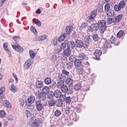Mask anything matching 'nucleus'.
Returning a JSON list of instances; mask_svg holds the SVG:
<instances>
[{
    "instance_id": "26",
    "label": "nucleus",
    "mask_w": 127,
    "mask_h": 127,
    "mask_svg": "<svg viewBox=\"0 0 127 127\" xmlns=\"http://www.w3.org/2000/svg\"><path fill=\"white\" fill-rule=\"evenodd\" d=\"M71 52V49L68 48L64 50L63 52L64 55L67 56H68L70 55Z\"/></svg>"
},
{
    "instance_id": "21",
    "label": "nucleus",
    "mask_w": 127,
    "mask_h": 127,
    "mask_svg": "<svg viewBox=\"0 0 127 127\" xmlns=\"http://www.w3.org/2000/svg\"><path fill=\"white\" fill-rule=\"evenodd\" d=\"M47 94V98L49 99H53L54 96V92L52 91H49Z\"/></svg>"
},
{
    "instance_id": "48",
    "label": "nucleus",
    "mask_w": 127,
    "mask_h": 127,
    "mask_svg": "<svg viewBox=\"0 0 127 127\" xmlns=\"http://www.w3.org/2000/svg\"><path fill=\"white\" fill-rule=\"evenodd\" d=\"M125 1L124 0H123L119 3V5L121 8H122L124 7L125 5Z\"/></svg>"
},
{
    "instance_id": "40",
    "label": "nucleus",
    "mask_w": 127,
    "mask_h": 127,
    "mask_svg": "<svg viewBox=\"0 0 127 127\" xmlns=\"http://www.w3.org/2000/svg\"><path fill=\"white\" fill-rule=\"evenodd\" d=\"M10 89L12 92H16V88L14 86L13 84H12L10 86Z\"/></svg>"
},
{
    "instance_id": "1",
    "label": "nucleus",
    "mask_w": 127,
    "mask_h": 127,
    "mask_svg": "<svg viewBox=\"0 0 127 127\" xmlns=\"http://www.w3.org/2000/svg\"><path fill=\"white\" fill-rule=\"evenodd\" d=\"M115 40V38L113 36H111L110 39L104 41V43L102 48L103 54H105L106 53L107 49L108 47L109 48L111 47V46L110 45H110L111 43H114Z\"/></svg>"
},
{
    "instance_id": "12",
    "label": "nucleus",
    "mask_w": 127,
    "mask_h": 127,
    "mask_svg": "<svg viewBox=\"0 0 127 127\" xmlns=\"http://www.w3.org/2000/svg\"><path fill=\"white\" fill-rule=\"evenodd\" d=\"M67 45L68 48L69 49H73L75 46V44L74 42L73 41H69L67 43Z\"/></svg>"
},
{
    "instance_id": "62",
    "label": "nucleus",
    "mask_w": 127,
    "mask_h": 127,
    "mask_svg": "<svg viewBox=\"0 0 127 127\" xmlns=\"http://www.w3.org/2000/svg\"><path fill=\"white\" fill-rule=\"evenodd\" d=\"M5 89L4 87H2L0 88V95L2 94L4 91Z\"/></svg>"
},
{
    "instance_id": "46",
    "label": "nucleus",
    "mask_w": 127,
    "mask_h": 127,
    "mask_svg": "<svg viewBox=\"0 0 127 127\" xmlns=\"http://www.w3.org/2000/svg\"><path fill=\"white\" fill-rule=\"evenodd\" d=\"M39 126L38 124L36 122H33L31 124L32 127H38Z\"/></svg>"
},
{
    "instance_id": "20",
    "label": "nucleus",
    "mask_w": 127,
    "mask_h": 127,
    "mask_svg": "<svg viewBox=\"0 0 127 127\" xmlns=\"http://www.w3.org/2000/svg\"><path fill=\"white\" fill-rule=\"evenodd\" d=\"M49 91V87L47 86L44 87L42 88V92L45 95H47Z\"/></svg>"
},
{
    "instance_id": "13",
    "label": "nucleus",
    "mask_w": 127,
    "mask_h": 127,
    "mask_svg": "<svg viewBox=\"0 0 127 127\" xmlns=\"http://www.w3.org/2000/svg\"><path fill=\"white\" fill-rule=\"evenodd\" d=\"M79 58L80 60H87L88 59L84 53H80L79 54Z\"/></svg>"
},
{
    "instance_id": "44",
    "label": "nucleus",
    "mask_w": 127,
    "mask_h": 127,
    "mask_svg": "<svg viewBox=\"0 0 127 127\" xmlns=\"http://www.w3.org/2000/svg\"><path fill=\"white\" fill-rule=\"evenodd\" d=\"M5 106L8 108L11 107V105L10 102L7 100H5L4 101Z\"/></svg>"
},
{
    "instance_id": "5",
    "label": "nucleus",
    "mask_w": 127,
    "mask_h": 127,
    "mask_svg": "<svg viewBox=\"0 0 127 127\" xmlns=\"http://www.w3.org/2000/svg\"><path fill=\"white\" fill-rule=\"evenodd\" d=\"M76 46L78 48H82L84 47L87 48V46L86 45L84 44L83 42L80 40H77L75 42Z\"/></svg>"
},
{
    "instance_id": "34",
    "label": "nucleus",
    "mask_w": 127,
    "mask_h": 127,
    "mask_svg": "<svg viewBox=\"0 0 127 127\" xmlns=\"http://www.w3.org/2000/svg\"><path fill=\"white\" fill-rule=\"evenodd\" d=\"M59 81H63L65 79V76L64 74H61L59 76Z\"/></svg>"
},
{
    "instance_id": "22",
    "label": "nucleus",
    "mask_w": 127,
    "mask_h": 127,
    "mask_svg": "<svg viewBox=\"0 0 127 127\" xmlns=\"http://www.w3.org/2000/svg\"><path fill=\"white\" fill-rule=\"evenodd\" d=\"M67 34L66 33H64L62 34L60 36L58 39L59 42H61L63 41L66 37Z\"/></svg>"
},
{
    "instance_id": "18",
    "label": "nucleus",
    "mask_w": 127,
    "mask_h": 127,
    "mask_svg": "<svg viewBox=\"0 0 127 127\" xmlns=\"http://www.w3.org/2000/svg\"><path fill=\"white\" fill-rule=\"evenodd\" d=\"M73 80L70 78H67L65 81L66 84L69 86H73Z\"/></svg>"
},
{
    "instance_id": "15",
    "label": "nucleus",
    "mask_w": 127,
    "mask_h": 127,
    "mask_svg": "<svg viewBox=\"0 0 127 127\" xmlns=\"http://www.w3.org/2000/svg\"><path fill=\"white\" fill-rule=\"evenodd\" d=\"M54 96L56 98H59L61 95L62 92L60 90H56L54 92Z\"/></svg>"
},
{
    "instance_id": "16",
    "label": "nucleus",
    "mask_w": 127,
    "mask_h": 127,
    "mask_svg": "<svg viewBox=\"0 0 127 127\" xmlns=\"http://www.w3.org/2000/svg\"><path fill=\"white\" fill-rule=\"evenodd\" d=\"M46 95H45L42 92H41L38 95L39 98L40 100L44 101L46 98Z\"/></svg>"
},
{
    "instance_id": "60",
    "label": "nucleus",
    "mask_w": 127,
    "mask_h": 127,
    "mask_svg": "<svg viewBox=\"0 0 127 127\" xmlns=\"http://www.w3.org/2000/svg\"><path fill=\"white\" fill-rule=\"evenodd\" d=\"M57 38H55L54 39L53 41V45L54 46H56L57 44Z\"/></svg>"
},
{
    "instance_id": "31",
    "label": "nucleus",
    "mask_w": 127,
    "mask_h": 127,
    "mask_svg": "<svg viewBox=\"0 0 127 127\" xmlns=\"http://www.w3.org/2000/svg\"><path fill=\"white\" fill-rule=\"evenodd\" d=\"M29 53L30 54V56L32 59L36 55V54L32 50H30Z\"/></svg>"
},
{
    "instance_id": "30",
    "label": "nucleus",
    "mask_w": 127,
    "mask_h": 127,
    "mask_svg": "<svg viewBox=\"0 0 127 127\" xmlns=\"http://www.w3.org/2000/svg\"><path fill=\"white\" fill-rule=\"evenodd\" d=\"M114 13L113 11L110 10L108 11L107 13V15L108 17H111L114 16Z\"/></svg>"
},
{
    "instance_id": "63",
    "label": "nucleus",
    "mask_w": 127,
    "mask_h": 127,
    "mask_svg": "<svg viewBox=\"0 0 127 127\" xmlns=\"http://www.w3.org/2000/svg\"><path fill=\"white\" fill-rule=\"evenodd\" d=\"M62 72L63 73L62 74H65L67 75H68L69 73V72L66 71L65 70H63L62 71Z\"/></svg>"
},
{
    "instance_id": "2",
    "label": "nucleus",
    "mask_w": 127,
    "mask_h": 127,
    "mask_svg": "<svg viewBox=\"0 0 127 127\" xmlns=\"http://www.w3.org/2000/svg\"><path fill=\"white\" fill-rule=\"evenodd\" d=\"M97 23L98 25V27L100 32L101 33H103L106 29V22L104 20H99Z\"/></svg>"
},
{
    "instance_id": "55",
    "label": "nucleus",
    "mask_w": 127,
    "mask_h": 127,
    "mask_svg": "<svg viewBox=\"0 0 127 127\" xmlns=\"http://www.w3.org/2000/svg\"><path fill=\"white\" fill-rule=\"evenodd\" d=\"M65 111L66 114H68L71 111L70 108L69 107H67L65 109Z\"/></svg>"
},
{
    "instance_id": "50",
    "label": "nucleus",
    "mask_w": 127,
    "mask_h": 127,
    "mask_svg": "<svg viewBox=\"0 0 127 127\" xmlns=\"http://www.w3.org/2000/svg\"><path fill=\"white\" fill-rule=\"evenodd\" d=\"M113 22L112 19L111 18H107V23L108 24H110Z\"/></svg>"
},
{
    "instance_id": "41",
    "label": "nucleus",
    "mask_w": 127,
    "mask_h": 127,
    "mask_svg": "<svg viewBox=\"0 0 127 127\" xmlns=\"http://www.w3.org/2000/svg\"><path fill=\"white\" fill-rule=\"evenodd\" d=\"M93 40L95 41H97L99 39V37L98 35L96 34H94L93 36Z\"/></svg>"
},
{
    "instance_id": "11",
    "label": "nucleus",
    "mask_w": 127,
    "mask_h": 127,
    "mask_svg": "<svg viewBox=\"0 0 127 127\" xmlns=\"http://www.w3.org/2000/svg\"><path fill=\"white\" fill-rule=\"evenodd\" d=\"M47 36L46 35H43L39 36L38 37H35L33 39V41H42L45 39L47 37Z\"/></svg>"
},
{
    "instance_id": "43",
    "label": "nucleus",
    "mask_w": 127,
    "mask_h": 127,
    "mask_svg": "<svg viewBox=\"0 0 127 127\" xmlns=\"http://www.w3.org/2000/svg\"><path fill=\"white\" fill-rule=\"evenodd\" d=\"M110 8V5L109 4H106L104 6V10L105 12L109 11Z\"/></svg>"
},
{
    "instance_id": "4",
    "label": "nucleus",
    "mask_w": 127,
    "mask_h": 127,
    "mask_svg": "<svg viewBox=\"0 0 127 127\" xmlns=\"http://www.w3.org/2000/svg\"><path fill=\"white\" fill-rule=\"evenodd\" d=\"M32 60L31 58H29L25 62L23 68L25 70L28 69L32 64Z\"/></svg>"
},
{
    "instance_id": "42",
    "label": "nucleus",
    "mask_w": 127,
    "mask_h": 127,
    "mask_svg": "<svg viewBox=\"0 0 127 127\" xmlns=\"http://www.w3.org/2000/svg\"><path fill=\"white\" fill-rule=\"evenodd\" d=\"M66 97V95H62L61 94L60 96L59 97L60 100H61L62 101L64 102Z\"/></svg>"
},
{
    "instance_id": "64",
    "label": "nucleus",
    "mask_w": 127,
    "mask_h": 127,
    "mask_svg": "<svg viewBox=\"0 0 127 127\" xmlns=\"http://www.w3.org/2000/svg\"><path fill=\"white\" fill-rule=\"evenodd\" d=\"M57 86V84L54 81L52 84L50 86V88H53Z\"/></svg>"
},
{
    "instance_id": "9",
    "label": "nucleus",
    "mask_w": 127,
    "mask_h": 127,
    "mask_svg": "<svg viewBox=\"0 0 127 127\" xmlns=\"http://www.w3.org/2000/svg\"><path fill=\"white\" fill-rule=\"evenodd\" d=\"M97 15V10L95 9L93 10L91 13L89 17V19L91 21L94 20V18Z\"/></svg>"
},
{
    "instance_id": "29",
    "label": "nucleus",
    "mask_w": 127,
    "mask_h": 127,
    "mask_svg": "<svg viewBox=\"0 0 127 127\" xmlns=\"http://www.w3.org/2000/svg\"><path fill=\"white\" fill-rule=\"evenodd\" d=\"M45 83L47 85L50 84L51 82V79L49 77L46 78L44 80Z\"/></svg>"
},
{
    "instance_id": "59",
    "label": "nucleus",
    "mask_w": 127,
    "mask_h": 127,
    "mask_svg": "<svg viewBox=\"0 0 127 127\" xmlns=\"http://www.w3.org/2000/svg\"><path fill=\"white\" fill-rule=\"evenodd\" d=\"M19 37L18 36H15L13 38V39L16 42H18L19 40Z\"/></svg>"
},
{
    "instance_id": "45",
    "label": "nucleus",
    "mask_w": 127,
    "mask_h": 127,
    "mask_svg": "<svg viewBox=\"0 0 127 127\" xmlns=\"http://www.w3.org/2000/svg\"><path fill=\"white\" fill-rule=\"evenodd\" d=\"M76 58L75 57L74 55H71L70 56L69 58V60L71 62H73L74 61H75Z\"/></svg>"
},
{
    "instance_id": "38",
    "label": "nucleus",
    "mask_w": 127,
    "mask_h": 127,
    "mask_svg": "<svg viewBox=\"0 0 127 127\" xmlns=\"http://www.w3.org/2000/svg\"><path fill=\"white\" fill-rule=\"evenodd\" d=\"M124 33V31L122 30H121L117 33V36L118 37H121L123 36Z\"/></svg>"
},
{
    "instance_id": "57",
    "label": "nucleus",
    "mask_w": 127,
    "mask_h": 127,
    "mask_svg": "<svg viewBox=\"0 0 127 127\" xmlns=\"http://www.w3.org/2000/svg\"><path fill=\"white\" fill-rule=\"evenodd\" d=\"M90 89V87L89 86H84L83 87V89L84 91H89Z\"/></svg>"
},
{
    "instance_id": "51",
    "label": "nucleus",
    "mask_w": 127,
    "mask_h": 127,
    "mask_svg": "<svg viewBox=\"0 0 127 127\" xmlns=\"http://www.w3.org/2000/svg\"><path fill=\"white\" fill-rule=\"evenodd\" d=\"M6 114L4 111L1 110L0 111V116L1 117H5Z\"/></svg>"
},
{
    "instance_id": "24",
    "label": "nucleus",
    "mask_w": 127,
    "mask_h": 127,
    "mask_svg": "<svg viewBox=\"0 0 127 127\" xmlns=\"http://www.w3.org/2000/svg\"><path fill=\"white\" fill-rule=\"evenodd\" d=\"M43 85V83L41 81L37 80L36 82V88H42Z\"/></svg>"
},
{
    "instance_id": "32",
    "label": "nucleus",
    "mask_w": 127,
    "mask_h": 127,
    "mask_svg": "<svg viewBox=\"0 0 127 127\" xmlns=\"http://www.w3.org/2000/svg\"><path fill=\"white\" fill-rule=\"evenodd\" d=\"M66 66L67 68L71 69L73 66V63L71 62L68 63L66 64Z\"/></svg>"
},
{
    "instance_id": "39",
    "label": "nucleus",
    "mask_w": 127,
    "mask_h": 127,
    "mask_svg": "<svg viewBox=\"0 0 127 127\" xmlns=\"http://www.w3.org/2000/svg\"><path fill=\"white\" fill-rule=\"evenodd\" d=\"M71 99L69 96H68L66 97L64 101L67 104H70L71 102Z\"/></svg>"
},
{
    "instance_id": "54",
    "label": "nucleus",
    "mask_w": 127,
    "mask_h": 127,
    "mask_svg": "<svg viewBox=\"0 0 127 127\" xmlns=\"http://www.w3.org/2000/svg\"><path fill=\"white\" fill-rule=\"evenodd\" d=\"M31 29V31L34 33H35L37 32L36 30L34 27L32 26Z\"/></svg>"
},
{
    "instance_id": "35",
    "label": "nucleus",
    "mask_w": 127,
    "mask_h": 127,
    "mask_svg": "<svg viewBox=\"0 0 127 127\" xmlns=\"http://www.w3.org/2000/svg\"><path fill=\"white\" fill-rule=\"evenodd\" d=\"M61 100H58L56 102V105L57 107H61L63 104Z\"/></svg>"
},
{
    "instance_id": "33",
    "label": "nucleus",
    "mask_w": 127,
    "mask_h": 127,
    "mask_svg": "<svg viewBox=\"0 0 127 127\" xmlns=\"http://www.w3.org/2000/svg\"><path fill=\"white\" fill-rule=\"evenodd\" d=\"M62 92L65 93L67 90L68 88L66 85H64V86L60 89Z\"/></svg>"
},
{
    "instance_id": "8",
    "label": "nucleus",
    "mask_w": 127,
    "mask_h": 127,
    "mask_svg": "<svg viewBox=\"0 0 127 127\" xmlns=\"http://www.w3.org/2000/svg\"><path fill=\"white\" fill-rule=\"evenodd\" d=\"M36 108L38 111H41L43 109V105L41 103L40 100H36L35 101Z\"/></svg>"
},
{
    "instance_id": "56",
    "label": "nucleus",
    "mask_w": 127,
    "mask_h": 127,
    "mask_svg": "<svg viewBox=\"0 0 127 127\" xmlns=\"http://www.w3.org/2000/svg\"><path fill=\"white\" fill-rule=\"evenodd\" d=\"M19 101L20 105L23 107L24 103V100L22 98H20L19 99Z\"/></svg>"
},
{
    "instance_id": "6",
    "label": "nucleus",
    "mask_w": 127,
    "mask_h": 127,
    "mask_svg": "<svg viewBox=\"0 0 127 127\" xmlns=\"http://www.w3.org/2000/svg\"><path fill=\"white\" fill-rule=\"evenodd\" d=\"M12 46L14 49L19 53H21L23 51L24 49L19 44L17 45H12Z\"/></svg>"
},
{
    "instance_id": "25",
    "label": "nucleus",
    "mask_w": 127,
    "mask_h": 127,
    "mask_svg": "<svg viewBox=\"0 0 127 127\" xmlns=\"http://www.w3.org/2000/svg\"><path fill=\"white\" fill-rule=\"evenodd\" d=\"M64 85V82L62 81H59L57 84V87L59 89H61Z\"/></svg>"
},
{
    "instance_id": "49",
    "label": "nucleus",
    "mask_w": 127,
    "mask_h": 127,
    "mask_svg": "<svg viewBox=\"0 0 127 127\" xmlns=\"http://www.w3.org/2000/svg\"><path fill=\"white\" fill-rule=\"evenodd\" d=\"M67 42V41H66ZM66 41H65L64 42V43H62L61 45V46L60 48L62 50H63L65 48L66 46Z\"/></svg>"
},
{
    "instance_id": "47",
    "label": "nucleus",
    "mask_w": 127,
    "mask_h": 127,
    "mask_svg": "<svg viewBox=\"0 0 127 127\" xmlns=\"http://www.w3.org/2000/svg\"><path fill=\"white\" fill-rule=\"evenodd\" d=\"M61 114V112L60 110H57L55 112V115L56 117L59 116Z\"/></svg>"
},
{
    "instance_id": "53",
    "label": "nucleus",
    "mask_w": 127,
    "mask_h": 127,
    "mask_svg": "<svg viewBox=\"0 0 127 127\" xmlns=\"http://www.w3.org/2000/svg\"><path fill=\"white\" fill-rule=\"evenodd\" d=\"M87 26V23H83L81 24V25L80 26L81 27L82 29H84L86 28Z\"/></svg>"
},
{
    "instance_id": "52",
    "label": "nucleus",
    "mask_w": 127,
    "mask_h": 127,
    "mask_svg": "<svg viewBox=\"0 0 127 127\" xmlns=\"http://www.w3.org/2000/svg\"><path fill=\"white\" fill-rule=\"evenodd\" d=\"M73 93V91L72 89H67V90L65 93H67L68 94H71Z\"/></svg>"
},
{
    "instance_id": "10",
    "label": "nucleus",
    "mask_w": 127,
    "mask_h": 127,
    "mask_svg": "<svg viewBox=\"0 0 127 127\" xmlns=\"http://www.w3.org/2000/svg\"><path fill=\"white\" fill-rule=\"evenodd\" d=\"M101 54V50L98 49L96 50L94 53V54L95 57H93V58L95 59L99 60V57Z\"/></svg>"
},
{
    "instance_id": "3",
    "label": "nucleus",
    "mask_w": 127,
    "mask_h": 127,
    "mask_svg": "<svg viewBox=\"0 0 127 127\" xmlns=\"http://www.w3.org/2000/svg\"><path fill=\"white\" fill-rule=\"evenodd\" d=\"M97 23H95L92 24L90 26L88 27V29L90 32L96 31L99 29Z\"/></svg>"
},
{
    "instance_id": "58",
    "label": "nucleus",
    "mask_w": 127,
    "mask_h": 127,
    "mask_svg": "<svg viewBox=\"0 0 127 127\" xmlns=\"http://www.w3.org/2000/svg\"><path fill=\"white\" fill-rule=\"evenodd\" d=\"M26 116L28 117V116L30 117L31 115V113L30 111L28 110H26Z\"/></svg>"
},
{
    "instance_id": "19",
    "label": "nucleus",
    "mask_w": 127,
    "mask_h": 127,
    "mask_svg": "<svg viewBox=\"0 0 127 127\" xmlns=\"http://www.w3.org/2000/svg\"><path fill=\"white\" fill-rule=\"evenodd\" d=\"M74 64L75 66L79 67L82 65V62L80 60L76 59L74 61Z\"/></svg>"
},
{
    "instance_id": "36",
    "label": "nucleus",
    "mask_w": 127,
    "mask_h": 127,
    "mask_svg": "<svg viewBox=\"0 0 127 127\" xmlns=\"http://www.w3.org/2000/svg\"><path fill=\"white\" fill-rule=\"evenodd\" d=\"M114 8L115 10L117 12L120 11L121 9L119 5H114Z\"/></svg>"
},
{
    "instance_id": "27",
    "label": "nucleus",
    "mask_w": 127,
    "mask_h": 127,
    "mask_svg": "<svg viewBox=\"0 0 127 127\" xmlns=\"http://www.w3.org/2000/svg\"><path fill=\"white\" fill-rule=\"evenodd\" d=\"M49 101H48V104L50 106L52 107L54 106L56 104V102L53 99H51Z\"/></svg>"
},
{
    "instance_id": "37",
    "label": "nucleus",
    "mask_w": 127,
    "mask_h": 127,
    "mask_svg": "<svg viewBox=\"0 0 127 127\" xmlns=\"http://www.w3.org/2000/svg\"><path fill=\"white\" fill-rule=\"evenodd\" d=\"M74 89L76 90H78L81 88V84L80 83L77 84L74 86Z\"/></svg>"
},
{
    "instance_id": "28",
    "label": "nucleus",
    "mask_w": 127,
    "mask_h": 127,
    "mask_svg": "<svg viewBox=\"0 0 127 127\" xmlns=\"http://www.w3.org/2000/svg\"><path fill=\"white\" fill-rule=\"evenodd\" d=\"M123 17L122 14H119L115 18V21L116 22H120Z\"/></svg>"
},
{
    "instance_id": "7",
    "label": "nucleus",
    "mask_w": 127,
    "mask_h": 127,
    "mask_svg": "<svg viewBox=\"0 0 127 127\" xmlns=\"http://www.w3.org/2000/svg\"><path fill=\"white\" fill-rule=\"evenodd\" d=\"M35 98L34 96L31 95L29 97L27 100L26 101L27 106H30L31 104L33 103L35 100Z\"/></svg>"
},
{
    "instance_id": "17",
    "label": "nucleus",
    "mask_w": 127,
    "mask_h": 127,
    "mask_svg": "<svg viewBox=\"0 0 127 127\" xmlns=\"http://www.w3.org/2000/svg\"><path fill=\"white\" fill-rule=\"evenodd\" d=\"M84 67L82 66L76 69V71L77 74L79 75L82 74L84 71Z\"/></svg>"
},
{
    "instance_id": "61",
    "label": "nucleus",
    "mask_w": 127,
    "mask_h": 127,
    "mask_svg": "<svg viewBox=\"0 0 127 127\" xmlns=\"http://www.w3.org/2000/svg\"><path fill=\"white\" fill-rule=\"evenodd\" d=\"M7 118L9 120L11 121L13 119V117L11 115H9L8 116Z\"/></svg>"
},
{
    "instance_id": "23",
    "label": "nucleus",
    "mask_w": 127,
    "mask_h": 127,
    "mask_svg": "<svg viewBox=\"0 0 127 127\" xmlns=\"http://www.w3.org/2000/svg\"><path fill=\"white\" fill-rule=\"evenodd\" d=\"M33 22L36 24L38 27H40L41 26V22L38 19L34 18L32 20Z\"/></svg>"
},
{
    "instance_id": "14",
    "label": "nucleus",
    "mask_w": 127,
    "mask_h": 127,
    "mask_svg": "<svg viewBox=\"0 0 127 127\" xmlns=\"http://www.w3.org/2000/svg\"><path fill=\"white\" fill-rule=\"evenodd\" d=\"M73 28L72 26H68L66 27L65 28V32L68 34H70L72 31Z\"/></svg>"
}]
</instances>
